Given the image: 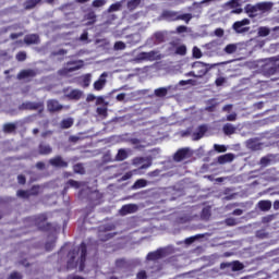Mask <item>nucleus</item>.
Here are the masks:
<instances>
[{
  "label": "nucleus",
  "mask_w": 279,
  "mask_h": 279,
  "mask_svg": "<svg viewBox=\"0 0 279 279\" xmlns=\"http://www.w3.org/2000/svg\"><path fill=\"white\" fill-rule=\"evenodd\" d=\"M137 278H138V279H145V278H147V274H146L145 271H140V272L137 274Z\"/></svg>",
  "instance_id": "69168bd1"
},
{
  "label": "nucleus",
  "mask_w": 279,
  "mask_h": 279,
  "mask_svg": "<svg viewBox=\"0 0 279 279\" xmlns=\"http://www.w3.org/2000/svg\"><path fill=\"white\" fill-rule=\"evenodd\" d=\"M48 162L50 167H53V169H66V167H69L66 160H64L60 155L50 158Z\"/></svg>",
  "instance_id": "39448f33"
},
{
  "label": "nucleus",
  "mask_w": 279,
  "mask_h": 279,
  "mask_svg": "<svg viewBox=\"0 0 279 279\" xmlns=\"http://www.w3.org/2000/svg\"><path fill=\"white\" fill-rule=\"evenodd\" d=\"M71 73V68H63L59 70V75H69Z\"/></svg>",
  "instance_id": "864d4df0"
},
{
  "label": "nucleus",
  "mask_w": 279,
  "mask_h": 279,
  "mask_svg": "<svg viewBox=\"0 0 279 279\" xmlns=\"http://www.w3.org/2000/svg\"><path fill=\"white\" fill-rule=\"evenodd\" d=\"M137 210H138V206H136L135 204H129V205H124L120 209V214L121 215H130L132 213H136Z\"/></svg>",
  "instance_id": "f8f14e48"
},
{
  "label": "nucleus",
  "mask_w": 279,
  "mask_h": 279,
  "mask_svg": "<svg viewBox=\"0 0 279 279\" xmlns=\"http://www.w3.org/2000/svg\"><path fill=\"white\" fill-rule=\"evenodd\" d=\"M260 165H262L263 167H267V165H269V158L263 157V158L260 159Z\"/></svg>",
  "instance_id": "bf43d9fd"
},
{
  "label": "nucleus",
  "mask_w": 279,
  "mask_h": 279,
  "mask_svg": "<svg viewBox=\"0 0 279 279\" xmlns=\"http://www.w3.org/2000/svg\"><path fill=\"white\" fill-rule=\"evenodd\" d=\"M53 134V131H45L41 133V138H47V136H51Z\"/></svg>",
  "instance_id": "e2e57ef3"
},
{
  "label": "nucleus",
  "mask_w": 279,
  "mask_h": 279,
  "mask_svg": "<svg viewBox=\"0 0 279 279\" xmlns=\"http://www.w3.org/2000/svg\"><path fill=\"white\" fill-rule=\"evenodd\" d=\"M2 132H4V134H14V132H16V123H4L2 126Z\"/></svg>",
  "instance_id": "dca6fc26"
},
{
  "label": "nucleus",
  "mask_w": 279,
  "mask_h": 279,
  "mask_svg": "<svg viewBox=\"0 0 279 279\" xmlns=\"http://www.w3.org/2000/svg\"><path fill=\"white\" fill-rule=\"evenodd\" d=\"M15 58H16L17 62H25V60H27V52L20 51L16 53Z\"/></svg>",
  "instance_id": "f704fd0d"
},
{
  "label": "nucleus",
  "mask_w": 279,
  "mask_h": 279,
  "mask_svg": "<svg viewBox=\"0 0 279 279\" xmlns=\"http://www.w3.org/2000/svg\"><path fill=\"white\" fill-rule=\"evenodd\" d=\"M155 38H156L157 43H162L165 36L162 35V33H157V34H155Z\"/></svg>",
  "instance_id": "6e6d98bb"
},
{
  "label": "nucleus",
  "mask_w": 279,
  "mask_h": 279,
  "mask_svg": "<svg viewBox=\"0 0 279 279\" xmlns=\"http://www.w3.org/2000/svg\"><path fill=\"white\" fill-rule=\"evenodd\" d=\"M252 22L250 21V19H243L242 21H236L233 25H232V29H234V32L236 34H247V32H250V27L248 25Z\"/></svg>",
  "instance_id": "20e7f679"
},
{
  "label": "nucleus",
  "mask_w": 279,
  "mask_h": 279,
  "mask_svg": "<svg viewBox=\"0 0 279 279\" xmlns=\"http://www.w3.org/2000/svg\"><path fill=\"white\" fill-rule=\"evenodd\" d=\"M36 75H38V73L36 72V70H32V69H27V70H22L19 74H17V80H27V78H33L36 77Z\"/></svg>",
  "instance_id": "1a4fd4ad"
},
{
  "label": "nucleus",
  "mask_w": 279,
  "mask_h": 279,
  "mask_svg": "<svg viewBox=\"0 0 279 279\" xmlns=\"http://www.w3.org/2000/svg\"><path fill=\"white\" fill-rule=\"evenodd\" d=\"M193 19V15L191 13L177 15V21H185V23H189Z\"/></svg>",
  "instance_id": "473e14b6"
},
{
  "label": "nucleus",
  "mask_w": 279,
  "mask_h": 279,
  "mask_svg": "<svg viewBox=\"0 0 279 279\" xmlns=\"http://www.w3.org/2000/svg\"><path fill=\"white\" fill-rule=\"evenodd\" d=\"M25 45H38L40 43V36L38 34H29L24 37Z\"/></svg>",
  "instance_id": "9b49d317"
},
{
  "label": "nucleus",
  "mask_w": 279,
  "mask_h": 279,
  "mask_svg": "<svg viewBox=\"0 0 279 279\" xmlns=\"http://www.w3.org/2000/svg\"><path fill=\"white\" fill-rule=\"evenodd\" d=\"M84 97V92L80 89H74L71 92V99H74L75 101H78V99H82Z\"/></svg>",
  "instance_id": "393cba45"
},
{
  "label": "nucleus",
  "mask_w": 279,
  "mask_h": 279,
  "mask_svg": "<svg viewBox=\"0 0 279 279\" xmlns=\"http://www.w3.org/2000/svg\"><path fill=\"white\" fill-rule=\"evenodd\" d=\"M46 251L47 252H51V250H53V247H56V242H47L45 244Z\"/></svg>",
  "instance_id": "3c124183"
},
{
  "label": "nucleus",
  "mask_w": 279,
  "mask_h": 279,
  "mask_svg": "<svg viewBox=\"0 0 279 279\" xmlns=\"http://www.w3.org/2000/svg\"><path fill=\"white\" fill-rule=\"evenodd\" d=\"M145 186H147V180L140 179L134 183L133 189H145Z\"/></svg>",
  "instance_id": "c85d7f7f"
},
{
  "label": "nucleus",
  "mask_w": 279,
  "mask_h": 279,
  "mask_svg": "<svg viewBox=\"0 0 279 279\" xmlns=\"http://www.w3.org/2000/svg\"><path fill=\"white\" fill-rule=\"evenodd\" d=\"M214 149L215 151H218V154H223L225 151H228V147H226V145H219V144H215Z\"/></svg>",
  "instance_id": "58836bf2"
},
{
  "label": "nucleus",
  "mask_w": 279,
  "mask_h": 279,
  "mask_svg": "<svg viewBox=\"0 0 279 279\" xmlns=\"http://www.w3.org/2000/svg\"><path fill=\"white\" fill-rule=\"evenodd\" d=\"M17 197H21L22 199H29V191L27 190H19L16 192Z\"/></svg>",
  "instance_id": "c756f323"
},
{
  "label": "nucleus",
  "mask_w": 279,
  "mask_h": 279,
  "mask_svg": "<svg viewBox=\"0 0 279 279\" xmlns=\"http://www.w3.org/2000/svg\"><path fill=\"white\" fill-rule=\"evenodd\" d=\"M175 53H178V56H186V46L184 45L178 46Z\"/></svg>",
  "instance_id": "a19ab883"
},
{
  "label": "nucleus",
  "mask_w": 279,
  "mask_h": 279,
  "mask_svg": "<svg viewBox=\"0 0 279 279\" xmlns=\"http://www.w3.org/2000/svg\"><path fill=\"white\" fill-rule=\"evenodd\" d=\"M108 3V0H94L92 2L93 8H104Z\"/></svg>",
  "instance_id": "72a5a7b5"
},
{
  "label": "nucleus",
  "mask_w": 279,
  "mask_h": 279,
  "mask_svg": "<svg viewBox=\"0 0 279 279\" xmlns=\"http://www.w3.org/2000/svg\"><path fill=\"white\" fill-rule=\"evenodd\" d=\"M143 60H160V54L157 51H150V52H141L136 59L135 62H141Z\"/></svg>",
  "instance_id": "423d86ee"
},
{
  "label": "nucleus",
  "mask_w": 279,
  "mask_h": 279,
  "mask_svg": "<svg viewBox=\"0 0 279 279\" xmlns=\"http://www.w3.org/2000/svg\"><path fill=\"white\" fill-rule=\"evenodd\" d=\"M227 226H236V220L234 218H229L226 220Z\"/></svg>",
  "instance_id": "13d9d810"
},
{
  "label": "nucleus",
  "mask_w": 279,
  "mask_h": 279,
  "mask_svg": "<svg viewBox=\"0 0 279 279\" xmlns=\"http://www.w3.org/2000/svg\"><path fill=\"white\" fill-rule=\"evenodd\" d=\"M162 258V251H156L147 255V260H158Z\"/></svg>",
  "instance_id": "b1692460"
},
{
  "label": "nucleus",
  "mask_w": 279,
  "mask_h": 279,
  "mask_svg": "<svg viewBox=\"0 0 279 279\" xmlns=\"http://www.w3.org/2000/svg\"><path fill=\"white\" fill-rule=\"evenodd\" d=\"M226 5L227 8H241V5H243V0H231Z\"/></svg>",
  "instance_id": "bb28decb"
},
{
  "label": "nucleus",
  "mask_w": 279,
  "mask_h": 279,
  "mask_svg": "<svg viewBox=\"0 0 279 279\" xmlns=\"http://www.w3.org/2000/svg\"><path fill=\"white\" fill-rule=\"evenodd\" d=\"M208 128H206L205 125L199 126L198 130L192 135L193 141H199V138H203Z\"/></svg>",
  "instance_id": "2eb2a0df"
},
{
  "label": "nucleus",
  "mask_w": 279,
  "mask_h": 279,
  "mask_svg": "<svg viewBox=\"0 0 279 279\" xmlns=\"http://www.w3.org/2000/svg\"><path fill=\"white\" fill-rule=\"evenodd\" d=\"M126 94H119L117 96L118 101H125Z\"/></svg>",
  "instance_id": "338daca9"
},
{
  "label": "nucleus",
  "mask_w": 279,
  "mask_h": 279,
  "mask_svg": "<svg viewBox=\"0 0 279 279\" xmlns=\"http://www.w3.org/2000/svg\"><path fill=\"white\" fill-rule=\"evenodd\" d=\"M28 192L31 197L38 195L40 193V185H33Z\"/></svg>",
  "instance_id": "c9c22d12"
},
{
  "label": "nucleus",
  "mask_w": 279,
  "mask_h": 279,
  "mask_svg": "<svg viewBox=\"0 0 279 279\" xmlns=\"http://www.w3.org/2000/svg\"><path fill=\"white\" fill-rule=\"evenodd\" d=\"M239 45L240 44H229V45H227L223 49L225 53H228L229 56H232V53H236V51H239Z\"/></svg>",
  "instance_id": "6ab92c4d"
},
{
  "label": "nucleus",
  "mask_w": 279,
  "mask_h": 279,
  "mask_svg": "<svg viewBox=\"0 0 279 279\" xmlns=\"http://www.w3.org/2000/svg\"><path fill=\"white\" fill-rule=\"evenodd\" d=\"M74 173H84V166L81 163H77L74 166Z\"/></svg>",
  "instance_id": "de8ad7c7"
},
{
  "label": "nucleus",
  "mask_w": 279,
  "mask_h": 279,
  "mask_svg": "<svg viewBox=\"0 0 279 279\" xmlns=\"http://www.w3.org/2000/svg\"><path fill=\"white\" fill-rule=\"evenodd\" d=\"M272 8L274 3L271 2H258L256 4H246L244 12L250 19H256L258 16H263L265 12H269Z\"/></svg>",
  "instance_id": "f257e3e1"
},
{
  "label": "nucleus",
  "mask_w": 279,
  "mask_h": 279,
  "mask_svg": "<svg viewBox=\"0 0 279 279\" xmlns=\"http://www.w3.org/2000/svg\"><path fill=\"white\" fill-rule=\"evenodd\" d=\"M84 66V61H72L71 62V71H77V69H82Z\"/></svg>",
  "instance_id": "7c9ffc66"
},
{
  "label": "nucleus",
  "mask_w": 279,
  "mask_h": 279,
  "mask_svg": "<svg viewBox=\"0 0 279 279\" xmlns=\"http://www.w3.org/2000/svg\"><path fill=\"white\" fill-rule=\"evenodd\" d=\"M106 77H108V74L102 73L99 80L94 83L95 90H102L104 86H106Z\"/></svg>",
  "instance_id": "ddd939ff"
},
{
  "label": "nucleus",
  "mask_w": 279,
  "mask_h": 279,
  "mask_svg": "<svg viewBox=\"0 0 279 279\" xmlns=\"http://www.w3.org/2000/svg\"><path fill=\"white\" fill-rule=\"evenodd\" d=\"M8 279H23V275L19 271H12Z\"/></svg>",
  "instance_id": "a18cd8bd"
},
{
  "label": "nucleus",
  "mask_w": 279,
  "mask_h": 279,
  "mask_svg": "<svg viewBox=\"0 0 279 279\" xmlns=\"http://www.w3.org/2000/svg\"><path fill=\"white\" fill-rule=\"evenodd\" d=\"M17 182L19 184H25V182H27V179H25V175L20 174L17 177Z\"/></svg>",
  "instance_id": "4d7b16f0"
},
{
  "label": "nucleus",
  "mask_w": 279,
  "mask_h": 279,
  "mask_svg": "<svg viewBox=\"0 0 279 279\" xmlns=\"http://www.w3.org/2000/svg\"><path fill=\"white\" fill-rule=\"evenodd\" d=\"M48 219L49 218L47 217V214H39L37 216H34L32 218V221L41 232H51V230H53V225L47 222Z\"/></svg>",
  "instance_id": "f03ea898"
},
{
  "label": "nucleus",
  "mask_w": 279,
  "mask_h": 279,
  "mask_svg": "<svg viewBox=\"0 0 279 279\" xmlns=\"http://www.w3.org/2000/svg\"><path fill=\"white\" fill-rule=\"evenodd\" d=\"M230 266L233 271H241L244 267L240 262H233Z\"/></svg>",
  "instance_id": "e433bc0d"
},
{
  "label": "nucleus",
  "mask_w": 279,
  "mask_h": 279,
  "mask_svg": "<svg viewBox=\"0 0 279 279\" xmlns=\"http://www.w3.org/2000/svg\"><path fill=\"white\" fill-rule=\"evenodd\" d=\"M43 0H26L24 2L25 10H34L38 3H40Z\"/></svg>",
  "instance_id": "4be33fe9"
},
{
  "label": "nucleus",
  "mask_w": 279,
  "mask_h": 279,
  "mask_svg": "<svg viewBox=\"0 0 279 279\" xmlns=\"http://www.w3.org/2000/svg\"><path fill=\"white\" fill-rule=\"evenodd\" d=\"M47 109L48 112H59V110H62V105L56 99H50L47 101Z\"/></svg>",
  "instance_id": "9d476101"
},
{
  "label": "nucleus",
  "mask_w": 279,
  "mask_h": 279,
  "mask_svg": "<svg viewBox=\"0 0 279 279\" xmlns=\"http://www.w3.org/2000/svg\"><path fill=\"white\" fill-rule=\"evenodd\" d=\"M192 69L194 70V73H196L195 77H204V75H206L210 69H213V65L196 61L192 64Z\"/></svg>",
  "instance_id": "7ed1b4c3"
},
{
  "label": "nucleus",
  "mask_w": 279,
  "mask_h": 279,
  "mask_svg": "<svg viewBox=\"0 0 279 279\" xmlns=\"http://www.w3.org/2000/svg\"><path fill=\"white\" fill-rule=\"evenodd\" d=\"M140 4H141V0H130L128 2V9L129 10H136V8H138Z\"/></svg>",
  "instance_id": "2f4dec72"
},
{
  "label": "nucleus",
  "mask_w": 279,
  "mask_h": 279,
  "mask_svg": "<svg viewBox=\"0 0 279 279\" xmlns=\"http://www.w3.org/2000/svg\"><path fill=\"white\" fill-rule=\"evenodd\" d=\"M189 156H191V153L189 151V149L183 148V149H180L179 151H177V154L174 155V160L177 162H180V161L184 160V158H189Z\"/></svg>",
  "instance_id": "4468645a"
},
{
  "label": "nucleus",
  "mask_w": 279,
  "mask_h": 279,
  "mask_svg": "<svg viewBox=\"0 0 279 279\" xmlns=\"http://www.w3.org/2000/svg\"><path fill=\"white\" fill-rule=\"evenodd\" d=\"M82 86L87 88V86H90V74H85L81 77Z\"/></svg>",
  "instance_id": "cd10ccee"
},
{
  "label": "nucleus",
  "mask_w": 279,
  "mask_h": 279,
  "mask_svg": "<svg viewBox=\"0 0 279 279\" xmlns=\"http://www.w3.org/2000/svg\"><path fill=\"white\" fill-rule=\"evenodd\" d=\"M22 110H39V113L45 110V105L43 102L26 101L21 105Z\"/></svg>",
  "instance_id": "0eeeda50"
},
{
  "label": "nucleus",
  "mask_w": 279,
  "mask_h": 279,
  "mask_svg": "<svg viewBox=\"0 0 279 279\" xmlns=\"http://www.w3.org/2000/svg\"><path fill=\"white\" fill-rule=\"evenodd\" d=\"M87 19L90 21V23L95 22L96 15L94 12L87 14Z\"/></svg>",
  "instance_id": "680f3d73"
},
{
  "label": "nucleus",
  "mask_w": 279,
  "mask_h": 279,
  "mask_svg": "<svg viewBox=\"0 0 279 279\" xmlns=\"http://www.w3.org/2000/svg\"><path fill=\"white\" fill-rule=\"evenodd\" d=\"M36 167H37L40 171H43V169H45V162L38 161V162L36 163Z\"/></svg>",
  "instance_id": "774afa93"
},
{
  "label": "nucleus",
  "mask_w": 279,
  "mask_h": 279,
  "mask_svg": "<svg viewBox=\"0 0 279 279\" xmlns=\"http://www.w3.org/2000/svg\"><path fill=\"white\" fill-rule=\"evenodd\" d=\"M129 38H131L130 45H137V43H141V35L138 34L131 35Z\"/></svg>",
  "instance_id": "79ce46f5"
},
{
  "label": "nucleus",
  "mask_w": 279,
  "mask_h": 279,
  "mask_svg": "<svg viewBox=\"0 0 279 279\" xmlns=\"http://www.w3.org/2000/svg\"><path fill=\"white\" fill-rule=\"evenodd\" d=\"M202 219L208 220L210 219V209L204 208L202 211Z\"/></svg>",
  "instance_id": "49530a36"
},
{
  "label": "nucleus",
  "mask_w": 279,
  "mask_h": 279,
  "mask_svg": "<svg viewBox=\"0 0 279 279\" xmlns=\"http://www.w3.org/2000/svg\"><path fill=\"white\" fill-rule=\"evenodd\" d=\"M157 97H165L167 95V88L161 87L155 90Z\"/></svg>",
  "instance_id": "c03bdc74"
},
{
  "label": "nucleus",
  "mask_w": 279,
  "mask_h": 279,
  "mask_svg": "<svg viewBox=\"0 0 279 279\" xmlns=\"http://www.w3.org/2000/svg\"><path fill=\"white\" fill-rule=\"evenodd\" d=\"M226 84V77L220 76L216 80V86H223Z\"/></svg>",
  "instance_id": "603ef678"
},
{
  "label": "nucleus",
  "mask_w": 279,
  "mask_h": 279,
  "mask_svg": "<svg viewBox=\"0 0 279 279\" xmlns=\"http://www.w3.org/2000/svg\"><path fill=\"white\" fill-rule=\"evenodd\" d=\"M227 121H236V113H231L227 117Z\"/></svg>",
  "instance_id": "0e129e2a"
},
{
  "label": "nucleus",
  "mask_w": 279,
  "mask_h": 279,
  "mask_svg": "<svg viewBox=\"0 0 279 279\" xmlns=\"http://www.w3.org/2000/svg\"><path fill=\"white\" fill-rule=\"evenodd\" d=\"M193 57L196 58V59L202 58V50L197 47H194L193 48Z\"/></svg>",
  "instance_id": "09e8293b"
},
{
  "label": "nucleus",
  "mask_w": 279,
  "mask_h": 279,
  "mask_svg": "<svg viewBox=\"0 0 279 279\" xmlns=\"http://www.w3.org/2000/svg\"><path fill=\"white\" fill-rule=\"evenodd\" d=\"M260 210H270L271 209V202L270 201H260L258 203Z\"/></svg>",
  "instance_id": "a878e982"
},
{
  "label": "nucleus",
  "mask_w": 279,
  "mask_h": 279,
  "mask_svg": "<svg viewBox=\"0 0 279 279\" xmlns=\"http://www.w3.org/2000/svg\"><path fill=\"white\" fill-rule=\"evenodd\" d=\"M116 158L117 160H125V158H128V151L125 149H120Z\"/></svg>",
  "instance_id": "ea45409f"
},
{
  "label": "nucleus",
  "mask_w": 279,
  "mask_h": 279,
  "mask_svg": "<svg viewBox=\"0 0 279 279\" xmlns=\"http://www.w3.org/2000/svg\"><path fill=\"white\" fill-rule=\"evenodd\" d=\"M81 259L77 264L78 271H84V262L86 260V244L82 243L78 250Z\"/></svg>",
  "instance_id": "6e6552de"
},
{
  "label": "nucleus",
  "mask_w": 279,
  "mask_h": 279,
  "mask_svg": "<svg viewBox=\"0 0 279 279\" xmlns=\"http://www.w3.org/2000/svg\"><path fill=\"white\" fill-rule=\"evenodd\" d=\"M38 151L41 156H49V154H51V151H53V148H51L47 144H39Z\"/></svg>",
  "instance_id": "f3484780"
},
{
  "label": "nucleus",
  "mask_w": 279,
  "mask_h": 279,
  "mask_svg": "<svg viewBox=\"0 0 279 279\" xmlns=\"http://www.w3.org/2000/svg\"><path fill=\"white\" fill-rule=\"evenodd\" d=\"M121 2H116L109 7L108 12H119V10H121Z\"/></svg>",
  "instance_id": "4c0bfd02"
},
{
  "label": "nucleus",
  "mask_w": 279,
  "mask_h": 279,
  "mask_svg": "<svg viewBox=\"0 0 279 279\" xmlns=\"http://www.w3.org/2000/svg\"><path fill=\"white\" fill-rule=\"evenodd\" d=\"M23 36V33H12L10 35L11 40H16V38H21Z\"/></svg>",
  "instance_id": "5fc2aeb1"
},
{
  "label": "nucleus",
  "mask_w": 279,
  "mask_h": 279,
  "mask_svg": "<svg viewBox=\"0 0 279 279\" xmlns=\"http://www.w3.org/2000/svg\"><path fill=\"white\" fill-rule=\"evenodd\" d=\"M215 35L218 36V38H221L223 36V29L222 28H217L215 31Z\"/></svg>",
  "instance_id": "052dcab7"
},
{
  "label": "nucleus",
  "mask_w": 279,
  "mask_h": 279,
  "mask_svg": "<svg viewBox=\"0 0 279 279\" xmlns=\"http://www.w3.org/2000/svg\"><path fill=\"white\" fill-rule=\"evenodd\" d=\"M162 19H165L166 21H178V13L173 11H165L162 13Z\"/></svg>",
  "instance_id": "aec40b11"
},
{
  "label": "nucleus",
  "mask_w": 279,
  "mask_h": 279,
  "mask_svg": "<svg viewBox=\"0 0 279 279\" xmlns=\"http://www.w3.org/2000/svg\"><path fill=\"white\" fill-rule=\"evenodd\" d=\"M257 34L258 36H260L262 38H265V36H269V34H271V29H269V27L267 26H260L257 29Z\"/></svg>",
  "instance_id": "5701e85b"
},
{
  "label": "nucleus",
  "mask_w": 279,
  "mask_h": 279,
  "mask_svg": "<svg viewBox=\"0 0 279 279\" xmlns=\"http://www.w3.org/2000/svg\"><path fill=\"white\" fill-rule=\"evenodd\" d=\"M223 132L227 136H231V134H235L236 133V126L232 125L231 123H227L223 126Z\"/></svg>",
  "instance_id": "412c9836"
},
{
  "label": "nucleus",
  "mask_w": 279,
  "mask_h": 279,
  "mask_svg": "<svg viewBox=\"0 0 279 279\" xmlns=\"http://www.w3.org/2000/svg\"><path fill=\"white\" fill-rule=\"evenodd\" d=\"M113 49L116 51H123V49H125V43L123 41H117L113 46Z\"/></svg>",
  "instance_id": "37998d69"
},
{
  "label": "nucleus",
  "mask_w": 279,
  "mask_h": 279,
  "mask_svg": "<svg viewBox=\"0 0 279 279\" xmlns=\"http://www.w3.org/2000/svg\"><path fill=\"white\" fill-rule=\"evenodd\" d=\"M62 128H64L65 130H69V128H71V118H68L66 120H63L61 123Z\"/></svg>",
  "instance_id": "8fccbe9b"
},
{
  "label": "nucleus",
  "mask_w": 279,
  "mask_h": 279,
  "mask_svg": "<svg viewBox=\"0 0 279 279\" xmlns=\"http://www.w3.org/2000/svg\"><path fill=\"white\" fill-rule=\"evenodd\" d=\"M232 160H234V155L230 153L218 157L219 165H226V162H232Z\"/></svg>",
  "instance_id": "a211bd4d"
}]
</instances>
